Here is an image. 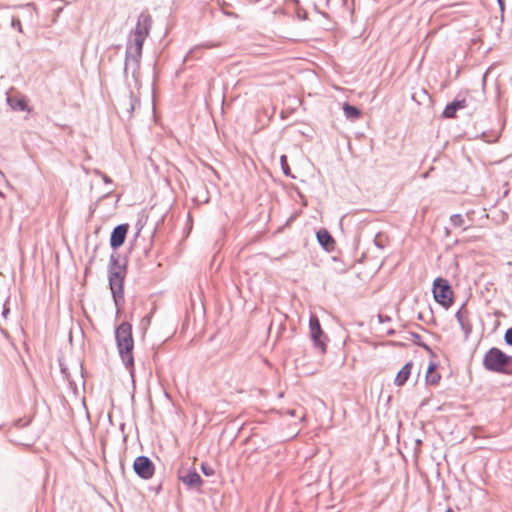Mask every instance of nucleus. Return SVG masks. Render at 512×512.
Instances as JSON below:
<instances>
[{
  "label": "nucleus",
  "mask_w": 512,
  "mask_h": 512,
  "mask_svg": "<svg viewBox=\"0 0 512 512\" xmlns=\"http://www.w3.org/2000/svg\"><path fill=\"white\" fill-rule=\"evenodd\" d=\"M310 337L313 340L315 346L319 347L322 352L325 351V342L323 340V331L321 329L319 320L317 317L312 316L309 321Z\"/></svg>",
  "instance_id": "423d86ee"
},
{
  "label": "nucleus",
  "mask_w": 512,
  "mask_h": 512,
  "mask_svg": "<svg viewBox=\"0 0 512 512\" xmlns=\"http://www.w3.org/2000/svg\"><path fill=\"white\" fill-rule=\"evenodd\" d=\"M133 469L143 479H150L154 474V464L145 456H139L134 460Z\"/></svg>",
  "instance_id": "39448f33"
},
{
  "label": "nucleus",
  "mask_w": 512,
  "mask_h": 512,
  "mask_svg": "<svg viewBox=\"0 0 512 512\" xmlns=\"http://www.w3.org/2000/svg\"><path fill=\"white\" fill-rule=\"evenodd\" d=\"M433 295L435 300L444 307H449L453 302V292L450 285L444 279H437L434 282Z\"/></svg>",
  "instance_id": "7ed1b4c3"
},
{
  "label": "nucleus",
  "mask_w": 512,
  "mask_h": 512,
  "mask_svg": "<svg viewBox=\"0 0 512 512\" xmlns=\"http://www.w3.org/2000/svg\"><path fill=\"white\" fill-rule=\"evenodd\" d=\"M425 380L428 385L436 386L441 380V375L437 372V365L434 362H430L425 374Z\"/></svg>",
  "instance_id": "f8f14e48"
},
{
  "label": "nucleus",
  "mask_w": 512,
  "mask_h": 512,
  "mask_svg": "<svg viewBox=\"0 0 512 512\" xmlns=\"http://www.w3.org/2000/svg\"><path fill=\"white\" fill-rule=\"evenodd\" d=\"M426 404H427V400L426 399L421 402V406H424Z\"/></svg>",
  "instance_id": "412c9836"
},
{
  "label": "nucleus",
  "mask_w": 512,
  "mask_h": 512,
  "mask_svg": "<svg viewBox=\"0 0 512 512\" xmlns=\"http://www.w3.org/2000/svg\"><path fill=\"white\" fill-rule=\"evenodd\" d=\"M179 479L190 488H199L203 481L195 470H188L186 473L179 471Z\"/></svg>",
  "instance_id": "6e6552de"
},
{
  "label": "nucleus",
  "mask_w": 512,
  "mask_h": 512,
  "mask_svg": "<svg viewBox=\"0 0 512 512\" xmlns=\"http://www.w3.org/2000/svg\"><path fill=\"white\" fill-rule=\"evenodd\" d=\"M505 341L509 344V345H512V328L508 329L505 333Z\"/></svg>",
  "instance_id": "a211bd4d"
},
{
  "label": "nucleus",
  "mask_w": 512,
  "mask_h": 512,
  "mask_svg": "<svg viewBox=\"0 0 512 512\" xmlns=\"http://www.w3.org/2000/svg\"><path fill=\"white\" fill-rule=\"evenodd\" d=\"M119 354L126 366L133 364L132 350L134 341L132 337V327L129 323H122L115 332Z\"/></svg>",
  "instance_id": "f257e3e1"
},
{
  "label": "nucleus",
  "mask_w": 512,
  "mask_h": 512,
  "mask_svg": "<svg viewBox=\"0 0 512 512\" xmlns=\"http://www.w3.org/2000/svg\"><path fill=\"white\" fill-rule=\"evenodd\" d=\"M497 1H498L499 6H500V9L504 10V2H503V0H497Z\"/></svg>",
  "instance_id": "aec40b11"
},
{
  "label": "nucleus",
  "mask_w": 512,
  "mask_h": 512,
  "mask_svg": "<svg viewBox=\"0 0 512 512\" xmlns=\"http://www.w3.org/2000/svg\"><path fill=\"white\" fill-rule=\"evenodd\" d=\"M97 173L101 176L102 180H103L106 184H111V182H112V181H111V179H110L107 175H105V174H103V173H99V172H97Z\"/></svg>",
  "instance_id": "6ab92c4d"
},
{
  "label": "nucleus",
  "mask_w": 512,
  "mask_h": 512,
  "mask_svg": "<svg viewBox=\"0 0 512 512\" xmlns=\"http://www.w3.org/2000/svg\"><path fill=\"white\" fill-rule=\"evenodd\" d=\"M109 283L115 301H117V297L122 294L123 275L121 271L111 272L109 276Z\"/></svg>",
  "instance_id": "1a4fd4ad"
},
{
  "label": "nucleus",
  "mask_w": 512,
  "mask_h": 512,
  "mask_svg": "<svg viewBox=\"0 0 512 512\" xmlns=\"http://www.w3.org/2000/svg\"><path fill=\"white\" fill-rule=\"evenodd\" d=\"M280 161H281V166H282L283 172L286 175H289L290 174V168H289V166L287 164V157L285 155H282L281 158H280Z\"/></svg>",
  "instance_id": "dca6fc26"
},
{
  "label": "nucleus",
  "mask_w": 512,
  "mask_h": 512,
  "mask_svg": "<svg viewBox=\"0 0 512 512\" xmlns=\"http://www.w3.org/2000/svg\"><path fill=\"white\" fill-rule=\"evenodd\" d=\"M411 372H412V363L408 362L397 373V375L394 379L395 385L399 386V387L403 386L406 383V381L409 379Z\"/></svg>",
  "instance_id": "ddd939ff"
},
{
  "label": "nucleus",
  "mask_w": 512,
  "mask_h": 512,
  "mask_svg": "<svg viewBox=\"0 0 512 512\" xmlns=\"http://www.w3.org/2000/svg\"><path fill=\"white\" fill-rule=\"evenodd\" d=\"M151 27V16L148 13H141L137 19L136 27L134 29V42L141 50L145 38L149 34Z\"/></svg>",
  "instance_id": "20e7f679"
},
{
  "label": "nucleus",
  "mask_w": 512,
  "mask_h": 512,
  "mask_svg": "<svg viewBox=\"0 0 512 512\" xmlns=\"http://www.w3.org/2000/svg\"><path fill=\"white\" fill-rule=\"evenodd\" d=\"M343 110L348 118L356 119L360 116V111L354 106L345 104Z\"/></svg>",
  "instance_id": "2eb2a0df"
},
{
  "label": "nucleus",
  "mask_w": 512,
  "mask_h": 512,
  "mask_svg": "<svg viewBox=\"0 0 512 512\" xmlns=\"http://www.w3.org/2000/svg\"><path fill=\"white\" fill-rule=\"evenodd\" d=\"M128 232V225L121 224L114 228L110 237V245L112 248L117 249L123 245Z\"/></svg>",
  "instance_id": "0eeeda50"
},
{
  "label": "nucleus",
  "mask_w": 512,
  "mask_h": 512,
  "mask_svg": "<svg viewBox=\"0 0 512 512\" xmlns=\"http://www.w3.org/2000/svg\"><path fill=\"white\" fill-rule=\"evenodd\" d=\"M7 103L9 106L15 111H22L29 113L31 111L30 106L28 105L27 99L24 96H8Z\"/></svg>",
  "instance_id": "9d476101"
},
{
  "label": "nucleus",
  "mask_w": 512,
  "mask_h": 512,
  "mask_svg": "<svg viewBox=\"0 0 512 512\" xmlns=\"http://www.w3.org/2000/svg\"><path fill=\"white\" fill-rule=\"evenodd\" d=\"M510 357L497 348L490 349L484 358V365L487 369L495 372H504Z\"/></svg>",
  "instance_id": "f03ea898"
},
{
  "label": "nucleus",
  "mask_w": 512,
  "mask_h": 512,
  "mask_svg": "<svg viewBox=\"0 0 512 512\" xmlns=\"http://www.w3.org/2000/svg\"><path fill=\"white\" fill-rule=\"evenodd\" d=\"M319 244L327 251L331 252L335 248V240L326 229H320L316 233Z\"/></svg>",
  "instance_id": "9b49d317"
},
{
  "label": "nucleus",
  "mask_w": 512,
  "mask_h": 512,
  "mask_svg": "<svg viewBox=\"0 0 512 512\" xmlns=\"http://www.w3.org/2000/svg\"><path fill=\"white\" fill-rule=\"evenodd\" d=\"M291 416H294V411L289 412Z\"/></svg>",
  "instance_id": "4be33fe9"
},
{
  "label": "nucleus",
  "mask_w": 512,
  "mask_h": 512,
  "mask_svg": "<svg viewBox=\"0 0 512 512\" xmlns=\"http://www.w3.org/2000/svg\"><path fill=\"white\" fill-rule=\"evenodd\" d=\"M201 470L203 472L204 475L206 476H213L214 475V469L210 466H208L207 464L203 463L201 465Z\"/></svg>",
  "instance_id": "f3484780"
},
{
  "label": "nucleus",
  "mask_w": 512,
  "mask_h": 512,
  "mask_svg": "<svg viewBox=\"0 0 512 512\" xmlns=\"http://www.w3.org/2000/svg\"><path fill=\"white\" fill-rule=\"evenodd\" d=\"M465 106H466V102L464 99L454 101L446 106V108L443 111V115L446 118H452L455 116V114L458 110L465 108Z\"/></svg>",
  "instance_id": "4468645a"
}]
</instances>
